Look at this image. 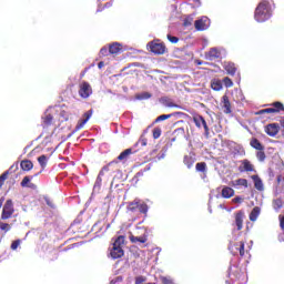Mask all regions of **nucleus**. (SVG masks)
<instances>
[{
  "mask_svg": "<svg viewBox=\"0 0 284 284\" xmlns=\"http://www.w3.org/2000/svg\"><path fill=\"white\" fill-rule=\"evenodd\" d=\"M272 18V7L270 6V2L262 1L258 3V6L255 9L254 19L257 21V23H265V21L270 20Z\"/></svg>",
  "mask_w": 284,
  "mask_h": 284,
  "instance_id": "nucleus-1",
  "label": "nucleus"
},
{
  "mask_svg": "<svg viewBox=\"0 0 284 284\" xmlns=\"http://www.w3.org/2000/svg\"><path fill=\"white\" fill-rule=\"evenodd\" d=\"M124 241H125V239L123 236H119L113 242L112 248L110 251L112 258L116 260V258H121V256H123L124 252H123L122 245H123Z\"/></svg>",
  "mask_w": 284,
  "mask_h": 284,
  "instance_id": "nucleus-2",
  "label": "nucleus"
},
{
  "mask_svg": "<svg viewBox=\"0 0 284 284\" xmlns=\"http://www.w3.org/2000/svg\"><path fill=\"white\" fill-rule=\"evenodd\" d=\"M128 211L135 214V212H140L141 214H148V204L141 202L140 199H135L133 202H130L128 205Z\"/></svg>",
  "mask_w": 284,
  "mask_h": 284,
  "instance_id": "nucleus-3",
  "label": "nucleus"
},
{
  "mask_svg": "<svg viewBox=\"0 0 284 284\" xmlns=\"http://www.w3.org/2000/svg\"><path fill=\"white\" fill-rule=\"evenodd\" d=\"M13 214H14V204L12 203V200H7L2 209L1 219L2 221H8V219H11Z\"/></svg>",
  "mask_w": 284,
  "mask_h": 284,
  "instance_id": "nucleus-4",
  "label": "nucleus"
},
{
  "mask_svg": "<svg viewBox=\"0 0 284 284\" xmlns=\"http://www.w3.org/2000/svg\"><path fill=\"white\" fill-rule=\"evenodd\" d=\"M79 95L81 99H90L92 97V85L88 82L80 83Z\"/></svg>",
  "mask_w": 284,
  "mask_h": 284,
  "instance_id": "nucleus-5",
  "label": "nucleus"
},
{
  "mask_svg": "<svg viewBox=\"0 0 284 284\" xmlns=\"http://www.w3.org/2000/svg\"><path fill=\"white\" fill-rule=\"evenodd\" d=\"M148 48L153 54H165V44L159 42H150Z\"/></svg>",
  "mask_w": 284,
  "mask_h": 284,
  "instance_id": "nucleus-6",
  "label": "nucleus"
},
{
  "mask_svg": "<svg viewBox=\"0 0 284 284\" xmlns=\"http://www.w3.org/2000/svg\"><path fill=\"white\" fill-rule=\"evenodd\" d=\"M207 28H210V18L203 16L201 19L195 21V29L200 32L207 30Z\"/></svg>",
  "mask_w": 284,
  "mask_h": 284,
  "instance_id": "nucleus-7",
  "label": "nucleus"
},
{
  "mask_svg": "<svg viewBox=\"0 0 284 284\" xmlns=\"http://www.w3.org/2000/svg\"><path fill=\"white\" fill-rule=\"evenodd\" d=\"M83 118L84 119L80 120L78 122V124L75 125L74 132H79V130H83L85 123H88V121H90V119H92V110L87 111L83 114Z\"/></svg>",
  "mask_w": 284,
  "mask_h": 284,
  "instance_id": "nucleus-8",
  "label": "nucleus"
},
{
  "mask_svg": "<svg viewBox=\"0 0 284 284\" xmlns=\"http://www.w3.org/2000/svg\"><path fill=\"white\" fill-rule=\"evenodd\" d=\"M193 121L196 125V128H204L206 134L210 132V128L207 126V122L205 121V118L202 115H195L193 116Z\"/></svg>",
  "mask_w": 284,
  "mask_h": 284,
  "instance_id": "nucleus-9",
  "label": "nucleus"
},
{
  "mask_svg": "<svg viewBox=\"0 0 284 284\" xmlns=\"http://www.w3.org/2000/svg\"><path fill=\"white\" fill-rule=\"evenodd\" d=\"M230 250L233 254H240V256H245V243L243 242L234 244V246H232Z\"/></svg>",
  "mask_w": 284,
  "mask_h": 284,
  "instance_id": "nucleus-10",
  "label": "nucleus"
},
{
  "mask_svg": "<svg viewBox=\"0 0 284 284\" xmlns=\"http://www.w3.org/2000/svg\"><path fill=\"white\" fill-rule=\"evenodd\" d=\"M280 130H281V126H278V124L276 123H272L265 126V132L268 136H276Z\"/></svg>",
  "mask_w": 284,
  "mask_h": 284,
  "instance_id": "nucleus-11",
  "label": "nucleus"
},
{
  "mask_svg": "<svg viewBox=\"0 0 284 284\" xmlns=\"http://www.w3.org/2000/svg\"><path fill=\"white\" fill-rule=\"evenodd\" d=\"M221 105L225 114H232V104L230 103V98H227V95L222 97Z\"/></svg>",
  "mask_w": 284,
  "mask_h": 284,
  "instance_id": "nucleus-12",
  "label": "nucleus"
},
{
  "mask_svg": "<svg viewBox=\"0 0 284 284\" xmlns=\"http://www.w3.org/2000/svg\"><path fill=\"white\" fill-rule=\"evenodd\" d=\"M245 220V212L239 211L235 213V225L239 231L243 230V221Z\"/></svg>",
  "mask_w": 284,
  "mask_h": 284,
  "instance_id": "nucleus-13",
  "label": "nucleus"
},
{
  "mask_svg": "<svg viewBox=\"0 0 284 284\" xmlns=\"http://www.w3.org/2000/svg\"><path fill=\"white\" fill-rule=\"evenodd\" d=\"M123 52V45L119 42H113L109 45L110 54H121Z\"/></svg>",
  "mask_w": 284,
  "mask_h": 284,
  "instance_id": "nucleus-14",
  "label": "nucleus"
},
{
  "mask_svg": "<svg viewBox=\"0 0 284 284\" xmlns=\"http://www.w3.org/2000/svg\"><path fill=\"white\" fill-rule=\"evenodd\" d=\"M239 170L240 172H254V165H252L250 160H243Z\"/></svg>",
  "mask_w": 284,
  "mask_h": 284,
  "instance_id": "nucleus-15",
  "label": "nucleus"
},
{
  "mask_svg": "<svg viewBox=\"0 0 284 284\" xmlns=\"http://www.w3.org/2000/svg\"><path fill=\"white\" fill-rule=\"evenodd\" d=\"M196 162V159L190 153L189 155H184L183 163L186 165L189 170H192L194 166V163Z\"/></svg>",
  "mask_w": 284,
  "mask_h": 284,
  "instance_id": "nucleus-16",
  "label": "nucleus"
},
{
  "mask_svg": "<svg viewBox=\"0 0 284 284\" xmlns=\"http://www.w3.org/2000/svg\"><path fill=\"white\" fill-rule=\"evenodd\" d=\"M160 103H162V105H164L165 108H178L181 109V105L175 104L174 102H172V99L164 97L160 99Z\"/></svg>",
  "mask_w": 284,
  "mask_h": 284,
  "instance_id": "nucleus-17",
  "label": "nucleus"
},
{
  "mask_svg": "<svg viewBox=\"0 0 284 284\" xmlns=\"http://www.w3.org/2000/svg\"><path fill=\"white\" fill-rule=\"evenodd\" d=\"M221 57V51L219 49L213 48L206 53V59L209 61H214V59H219Z\"/></svg>",
  "mask_w": 284,
  "mask_h": 284,
  "instance_id": "nucleus-18",
  "label": "nucleus"
},
{
  "mask_svg": "<svg viewBox=\"0 0 284 284\" xmlns=\"http://www.w3.org/2000/svg\"><path fill=\"white\" fill-rule=\"evenodd\" d=\"M224 70L227 74H231V77L236 74V65L233 62H224Z\"/></svg>",
  "mask_w": 284,
  "mask_h": 284,
  "instance_id": "nucleus-19",
  "label": "nucleus"
},
{
  "mask_svg": "<svg viewBox=\"0 0 284 284\" xmlns=\"http://www.w3.org/2000/svg\"><path fill=\"white\" fill-rule=\"evenodd\" d=\"M252 180L254 182V187L257 189L258 192H263V190H265L263 181L261 180V178H258V175H252Z\"/></svg>",
  "mask_w": 284,
  "mask_h": 284,
  "instance_id": "nucleus-20",
  "label": "nucleus"
},
{
  "mask_svg": "<svg viewBox=\"0 0 284 284\" xmlns=\"http://www.w3.org/2000/svg\"><path fill=\"white\" fill-rule=\"evenodd\" d=\"M129 239H130L131 243H148L146 234H143L142 236L130 235Z\"/></svg>",
  "mask_w": 284,
  "mask_h": 284,
  "instance_id": "nucleus-21",
  "label": "nucleus"
},
{
  "mask_svg": "<svg viewBox=\"0 0 284 284\" xmlns=\"http://www.w3.org/2000/svg\"><path fill=\"white\" fill-rule=\"evenodd\" d=\"M222 196L223 199H232V196H234V189L230 186H224L222 189Z\"/></svg>",
  "mask_w": 284,
  "mask_h": 284,
  "instance_id": "nucleus-22",
  "label": "nucleus"
},
{
  "mask_svg": "<svg viewBox=\"0 0 284 284\" xmlns=\"http://www.w3.org/2000/svg\"><path fill=\"white\" fill-rule=\"evenodd\" d=\"M43 125H52V114L50 113V109H48L44 112V115L42 116Z\"/></svg>",
  "mask_w": 284,
  "mask_h": 284,
  "instance_id": "nucleus-23",
  "label": "nucleus"
},
{
  "mask_svg": "<svg viewBox=\"0 0 284 284\" xmlns=\"http://www.w3.org/2000/svg\"><path fill=\"white\" fill-rule=\"evenodd\" d=\"M21 169L24 171V172H30V170H32V168H34V164H32V161L30 160H23L21 163Z\"/></svg>",
  "mask_w": 284,
  "mask_h": 284,
  "instance_id": "nucleus-24",
  "label": "nucleus"
},
{
  "mask_svg": "<svg viewBox=\"0 0 284 284\" xmlns=\"http://www.w3.org/2000/svg\"><path fill=\"white\" fill-rule=\"evenodd\" d=\"M261 215V207L255 206L252 212L250 213V221L255 222L257 221L258 216Z\"/></svg>",
  "mask_w": 284,
  "mask_h": 284,
  "instance_id": "nucleus-25",
  "label": "nucleus"
},
{
  "mask_svg": "<svg viewBox=\"0 0 284 284\" xmlns=\"http://www.w3.org/2000/svg\"><path fill=\"white\" fill-rule=\"evenodd\" d=\"M211 88L215 92H221V90H223V82H221V80H213L211 83Z\"/></svg>",
  "mask_w": 284,
  "mask_h": 284,
  "instance_id": "nucleus-26",
  "label": "nucleus"
},
{
  "mask_svg": "<svg viewBox=\"0 0 284 284\" xmlns=\"http://www.w3.org/2000/svg\"><path fill=\"white\" fill-rule=\"evenodd\" d=\"M233 187H247V181L245 179H237L232 181Z\"/></svg>",
  "mask_w": 284,
  "mask_h": 284,
  "instance_id": "nucleus-27",
  "label": "nucleus"
},
{
  "mask_svg": "<svg viewBox=\"0 0 284 284\" xmlns=\"http://www.w3.org/2000/svg\"><path fill=\"white\" fill-rule=\"evenodd\" d=\"M130 154H132V149H126L124 150L119 156H118V161H125V159H128L130 156Z\"/></svg>",
  "mask_w": 284,
  "mask_h": 284,
  "instance_id": "nucleus-28",
  "label": "nucleus"
},
{
  "mask_svg": "<svg viewBox=\"0 0 284 284\" xmlns=\"http://www.w3.org/2000/svg\"><path fill=\"white\" fill-rule=\"evenodd\" d=\"M136 99L139 101H145L148 99H152V94H150L149 92H143L136 95Z\"/></svg>",
  "mask_w": 284,
  "mask_h": 284,
  "instance_id": "nucleus-29",
  "label": "nucleus"
},
{
  "mask_svg": "<svg viewBox=\"0 0 284 284\" xmlns=\"http://www.w3.org/2000/svg\"><path fill=\"white\" fill-rule=\"evenodd\" d=\"M38 162L42 170H44V168L48 165V158L45 155H41L38 158Z\"/></svg>",
  "mask_w": 284,
  "mask_h": 284,
  "instance_id": "nucleus-30",
  "label": "nucleus"
},
{
  "mask_svg": "<svg viewBox=\"0 0 284 284\" xmlns=\"http://www.w3.org/2000/svg\"><path fill=\"white\" fill-rule=\"evenodd\" d=\"M251 145L254 148V150H263V144L256 139L251 140Z\"/></svg>",
  "mask_w": 284,
  "mask_h": 284,
  "instance_id": "nucleus-31",
  "label": "nucleus"
},
{
  "mask_svg": "<svg viewBox=\"0 0 284 284\" xmlns=\"http://www.w3.org/2000/svg\"><path fill=\"white\" fill-rule=\"evenodd\" d=\"M173 114H162L155 119V123H161V121H168V119H172Z\"/></svg>",
  "mask_w": 284,
  "mask_h": 284,
  "instance_id": "nucleus-32",
  "label": "nucleus"
},
{
  "mask_svg": "<svg viewBox=\"0 0 284 284\" xmlns=\"http://www.w3.org/2000/svg\"><path fill=\"white\" fill-rule=\"evenodd\" d=\"M196 172H205L207 170V164L205 162H200L195 165Z\"/></svg>",
  "mask_w": 284,
  "mask_h": 284,
  "instance_id": "nucleus-33",
  "label": "nucleus"
},
{
  "mask_svg": "<svg viewBox=\"0 0 284 284\" xmlns=\"http://www.w3.org/2000/svg\"><path fill=\"white\" fill-rule=\"evenodd\" d=\"M114 162L109 163L108 165L103 166L102 170L99 172L98 176L102 178L105 176V172H110V166L113 164Z\"/></svg>",
  "mask_w": 284,
  "mask_h": 284,
  "instance_id": "nucleus-34",
  "label": "nucleus"
},
{
  "mask_svg": "<svg viewBox=\"0 0 284 284\" xmlns=\"http://www.w3.org/2000/svg\"><path fill=\"white\" fill-rule=\"evenodd\" d=\"M273 207L276 212H278L281 210V207H283V201L281 200H274L273 202Z\"/></svg>",
  "mask_w": 284,
  "mask_h": 284,
  "instance_id": "nucleus-35",
  "label": "nucleus"
},
{
  "mask_svg": "<svg viewBox=\"0 0 284 284\" xmlns=\"http://www.w3.org/2000/svg\"><path fill=\"white\" fill-rule=\"evenodd\" d=\"M103 183V179L101 178V175H98L95 183H94V190H101V185Z\"/></svg>",
  "mask_w": 284,
  "mask_h": 284,
  "instance_id": "nucleus-36",
  "label": "nucleus"
},
{
  "mask_svg": "<svg viewBox=\"0 0 284 284\" xmlns=\"http://www.w3.org/2000/svg\"><path fill=\"white\" fill-rule=\"evenodd\" d=\"M274 112H276L275 108H268V109L260 110L258 114H273Z\"/></svg>",
  "mask_w": 284,
  "mask_h": 284,
  "instance_id": "nucleus-37",
  "label": "nucleus"
},
{
  "mask_svg": "<svg viewBox=\"0 0 284 284\" xmlns=\"http://www.w3.org/2000/svg\"><path fill=\"white\" fill-rule=\"evenodd\" d=\"M160 281H162L163 284H176L174 283V280H172V277H168V276H161Z\"/></svg>",
  "mask_w": 284,
  "mask_h": 284,
  "instance_id": "nucleus-38",
  "label": "nucleus"
},
{
  "mask_svg": "<svg viewBox=\"0 0 284 284\" xmlns=\"http://www.w3.org/2000/svg\"><path fill=\"white\" fill-rule=\"evenodd\" d=\"M236 98L235 101L239 103L240 101H243L245 99V95H243V92H241L240 90H235Z\"/></svg>",
  "mask_w": 284,
  "mask_h": 284,
  "instance_id": "nucleus-39",
  "label": "nucleus"
},
{
  "mask_svg": "<svg viewBox=\"0 0 284 284\" xmlns=\"http://www.w3.org/2000/svg\"><path fill=\"white\" fill-rule=\"evenodd\" d=\"M0 230H1L2 232H10L11 226H10V224H8V223L0 222Z\"/></svg>",
  "mask_w": 284,
  "mask_h": 284,
  "instance_id": "nucleus-40",
  "label": "nucleus"
},
{
  "mask_svg": "<svg viewBox=\"0 0 284 284\" xmlns=\"http://www.w3.org/2000/svg\"><path fill=\"white\" fill-rule=\"evenodd\" d=\"M223 83H224L225 88H232V85H234V82H232V79H230L227 77L223 79Z\"/></svg>",
  "mask_w": 284,
  "mask_h": 284,
  "instance_id": "nucleus-41",
  "label": "nucleus"
},
{
  "mask_svg": "<svg viewBox=\"0 0 284 284\" xmlns=\"http://www.w3.org/2000/svg\"><path fill=\"white\" fill-rule=\"evenodd\" d=\"M256 158L258 161L263 162L265 161V152H263V150H260L257 153H256Z\"/></svg>",
  "mask_w": 284,
  "mask_h": 284,
  "instance_id": "nucleus-42",
  "label": "nucleus"
},
{
  "mask_svg": "<svg viewBox=\"0 0 284 284\" xmlns=\"http://www.w3.org/2000/svg\"><path fill=\"white\" fill-rule=\"evenodd\" d=\"M273 106L276 110V112H281V110H284L283 103L281 102L273 103Z\"/></svg>",
  "mask_w": 284,
  "mask_h": 284,
  "instance_id": "nucleus-43",
  "label": "nucleus"
},
{
  "mask_svg": "<svg viewBox=\"0 0 284 284\" xmlns=\"http://www.w3.org/2000/svg\"><path fill=\"white\" fill-rule=\"evenodd\" d=\"M161 129L160 128H155L153 130V139H160L161 138Z\"/></svg>",
  "mask_w": 284,
  "mask_h": 284,
  "instance_id": "nucleus-44",
  "label": "nucleus"
},
{
  "mask_svg": "<svg viewBox=\"0 0 284 284\" xmlns=\"http://www.w3.org/2000/svg\"><path fill=\"white\" fill-rule=\"evenodd\" d=\"M109 52H110V48L108 47H104L100 50L101 57H108Z\"/></svg>",
  "mask_w": 284,
  "mask_h": 284,
  "instance_id": "nucleus-45",
  "label": "nucleus"
},
{
  "mask_svg": "<svg viewBox=\"0 0 284 284\" xmlns=\"http://www.w3.org/2000/svg\"><path fill=\"white\" fill-rule=\"evenodd\" d=\"M19 245H21V240L13 241L11 244V250H17V247H19Z\"/></svg>",
  "mask_w": 284,
  "mask_h": 284,
  "instance_id": "nucleus-46",
  "label": "nucleus"
},
{
  "mask_svg": "<svg viewBox=\"0 0 284 284\" xmlns=\"http://www.w3.org/2000/svg\"><path fill=\"white\" fill-rule=\"evenodd\" d=\"M168 40H169L171 43H179V38H176V37H174V36L168 34Z\"/></svg>",
  "mask_w": 284,
  "mask_h": 284,
  "instance_id": "nucleus-47",
  "label": "nucleus"
},
{
  "mask_svg": "<svg viewBox=\"0 0 284 284\" xmlns=\"http://www.w3.org/2000/svg\"><path fill=\"white\" fill-rule=\"evenodd\" d=\"M28 183H30V179L28 176H24L23 180L21 181V186L26 187V185H28Z\"/></svg>",
  "mask_w": 284,
  "mask_h": 284,
  "instance_id": "nucleus-48",
  "label": "nucleus"
},
{
  "mask_svg": "<svg viewBox=\"0 0 284 284\" xmlns=\"http://www.w3.org/2000/svg\"><path fill=\"white\" fill-rule=\"evenodd\" d=\"M243 201H245L243 196H236L233 199V203H243Z\"/></svg>",
  "mask_w": 284,
  "mask_h": 284,
  "instance_id": "nucleus-49",
  "label": "nucleus"
},
{
  "mask_svg": "<svg viewBox=\"0 0 284 284\" xmlns=\"http://www.w3.org/2000/svg\"><path fill=\"white\" fill-rule=\"evenodd\" d=\"M156 159H158V161H163V159H165V151L158 154Z\"/></svg>",
  "mask_w": 284,
  "mask_h": 284,
  "instance_id": "nucleus-50",
  "label": "nucleus"
},
{
  "mask_svg": "<svg viewBox=\"0 0 284 284\" xmlns=\"http://www.w3.org/2000/svg\"><path fill=\"white\" fill-rule=\"evenodd\" d=\"M139 144L142 145V148H145V145H148V140L141 139V140L139 141Z\"/></svg>",
  "mask_w": 284,
  "mask_h": 284,
  "instance_id": "nucleus-51",
  "label": "nucleus"
},
{
  "mask_svg": "<svg viewBox=\"0 0 284 284\" xmlns=\"http://www.w3.org/2000/svg\"><path fill=\"white\" fill-rule=\"evenodd\" d=\"M184 26H192V18L191 17L185 19Z\"/></svg>",
  "mask_w": 284,
  "mask_h": 284,
  "instance_id": "nucleus-52",
  "label": "nucleus"
},
{
  "mask_svg": "<svg viewBox=\"0 0 284 284\" xmlns=\"http://www.w3.org/2000/svg\"><path fill=\"white\" fill-rule=\"evenodd\" d=\"M145 281V278H143V276H139V277H136V280H135V284H141V283H143Z\"/></svg>",
  "mask_w": 284,
  "mask_h": 284,
  "instance_id": "nucleus-53",
  "label": "nucleus"
},
{
  "mask_svg": "<svg viewBox=\"0 0 284 284\" xmlns=\"http://www.w3.org/2000/svg\"><path fill=\"white\" fill-rule=\"evenodd\" d=\"M280 227L284 230V216H280Z\"/></svg>",
  "mask_w": 284,
  "mask_h": 284,
  "instance_id": "nucleus-54",
  "label": "nucleus"
},
{
  "mask_svg": "<svg viewBox=\"0 0 284 284\" xmlns=\"http://www.w3.org/2000/svg\"><path fill=\"white\" fill-rule=\"evenodd\" d=\"M6 179H8V173H4L0 176L1 182L6 181Z\"/></svg>",
  "mask_w": 284,
  "mask_h": 284,
  "instance_id": "nucleus-55",
  "label": "nucleus"
},
{
  "mask_svg": "<svg viewBox=\"0 0 284 284\" xmlns=\"http://www.w3.org/2000/svg\"><path fill=\"white\" fill-rule=\"evenodd\" d=\"M103 65H105V63H104L103 61L99 62V63H98L99 70H101V68H103Z\"/></svg>",
  "mask_w": 284,
  "mask_h": 284,
  "instance_id": "nucleus-56",
  "label": "nucleus"
},
{
  "mask_svg": "<svg viewBox=\"0 0 284 284\" xmlns=\"http://www.w3.org/2000/svg\"><path fill=\"white\" fill-rule=\"evenodd\" d=\"M281 125H282V128H284V118H282V120H281Z\"/></svg>",
  "mask_w": 284,
  "mask_h": 284,
  "instance_id": "nucleus-57",
  "label": "nucleus"
},
{
  "mask_svg": "<svg viewBox=\"0 0 284 284\" xmlns=\"http://www.w3.org/2000/svg\"><path fill=\"white\" fill-rule=\"evenodd\" d=\"M47 204H48L50 207H52V203H51L49 200H47Z\"/></svg>",
  "mask_w": 284,
  "mask_h": 284,
  "instance_id": "nucleus-58",
  "label": "nucleus"
},
{
  "mask_svg": "<svg viewBox=\"0 0 284 284\" xmlns=\"http://www.w3.org/2000/svg\"><path fill=\"white\" fill-rule=\"evenodd\" d=\"M3 207V200H0V210Z\"/></svg>",
  "mask_w": 284,
  "mask_h": 284,
  "instance_id": "nucleus-59",
  "label": "nucleus"
},
{
  "mask_svg": "<svg viewBox=\"0 0 284 284\" xmlns=\"http://www.w3.org/2000/svg\"><path fill=\"white\" fill-rule=\"evenodd\" d=\"M112 3L108 2L104 7L110 8Z\"/></svg>",
  "mask_w": 284,
  "mask_h": 284,
  "instance_id": "nucleus-60",
  "label": "nucleus"
},
{
  "mask_svg": "<svg viewBox=\"0 0 284 284\" xmlns=\"http://www.w3.org/2000/svg\"><path fill=\"white\" fill-rule=\"evenodd\" d=\"M197 65H203V62H201V61H197Z\"/></svg>",
  "mask_w": 284,
  "mask_h": 284,
  "instance_id": "nucleus-61",
  "label": "nucleus"
},
{
  "mask_svg": "<svg viewBox=\"0 0 284 284\" xmlns=\"http://www.w3.org/2000/svg\"><path fill=\"white\" fill-rule=\"evenodd\" d=\"M277 183H281V176L277 178Z\"/></svg>",
  "mask_w": 284,
  "mask_h": 284,
  "instance_id": "nucleus-62",
  "label": "nucleus"
},
{
  "mask_svg": "<svg viewBox=\"0 0 284 284\" xmlns=\"http://www.w3.org/2000/svg\"><path fill=\"white\" fill-rule=\"evenodd\" d=\"M1 185H3V182H1V180H0V187H1Z\"/></svg>",
  "mask_w": 284,
  "mask_h": 284,
  "instance_id": "nucleus-63",
  "label": "nucleus"
}]
</instances>
